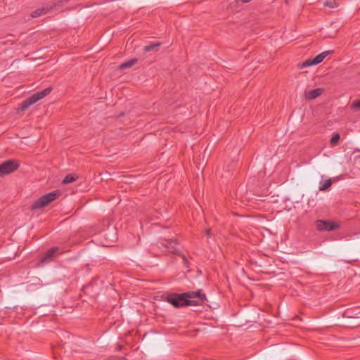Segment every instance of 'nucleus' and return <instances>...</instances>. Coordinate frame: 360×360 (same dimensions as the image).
<instances>
[{
    "mask_svg": "<svg viewBox=\"0 0 360 360\" xmlns=\"http://www.w3.org/2000/svg\"><path fill=\"white\" fill-rule=\"evenodd\" d=\"M52 88L48 87L40 91H37L32 94L30 97L25 99L22 103L20 104V110L22 111L25 110L27 108H28L30 105L32 104L37 103L38 101L42 99L46 96L50 94Z\"/></svg>",
    "mask_w": 360,
    "mask_h": 360,
    "instance_id": "2",
    "label": "nucleus"
},
{
    "mask_svg": "<svg viewBox=\"0 0 360 360\" xmlns=\"http://www.w3.org/2000/svg\"><path fill=\"white\" fill-rule=\"evenodd\" d=\"M201 290H198L196 292H184L186 300H188V305L197 306L204 302L206 299L205 294L201 292Z\"/></svg>",
    "mask_w": 360,
    "mask_h": 360,
    "instance_id": "3",
    "label": "nucleus"
},
{
    "mask_svg": "<svg viewBox=\"0 0 360 360\" xmlns=\"http://www.w3.org/2000/svg\"><path fill=\"white\" fill-rule=\"evenodd\" d=\"M332 185V180L330 179H328L324 181L320 182V186L319 190L321 191H325L328 190Z\"/></svg>",
    "mask_w": 360,
    "mask_h": 360,
    "instance_id": "13",
    "label": "nucleus"
},
{
    "mask_svg": "<svg viewBox=\"0 0 360 360\" xmlns=\"http://www.w3.org/2000/svg\"><path fill=\"white\" fill-rule=\"evenodd\" d=\"M160 43L159 42H157V43H153V44H150L149 45H147V46H145L143 47V51L145 52H149L150 51H153L154 50L156 47H158L160 46Z\"/></svg>",
    "mask_w": 360,
    "mask_h": 360,
    "instance_id": "16",
    "label": "nucleus"
},
{
    "mask_svg": "<svg viewBox=\"0 0 360 360\" xmlns=\"http://www.w3.org/2000/svg\"><path fill=\"white\" fill-rule=\"evenodd\" d=\"M324 5L326 6H328V7H330V8H336L338 7V4L334 1H332V0H327L325 3H324Z\"/></svg>",
    "mask_w": 360,
    "mask_h": 360,
    "instance_id": "18",
    "label": "nucleus"
},
{
    "mask_svg": "<svg viewBox=\"0 0 360 360\" xmlns=\"http://www.w3.org/2000/svg\"><path fill=\"white\" fill-rule=\"evenodd\" d=\"M77 176L75 174H68L63 180V184L72 183L77 179Z\"/></svg>",
    "mask_w": 360,
    "mask_h": 360,
    "instance_id": "15",
    "label": "nucleus"
},
{
    "mask_svg": "<svg viewBox=\"0 0 360 360\" xmlns=\"http://www.w3.org/2000/svg\"><path fill=\"white\" fill-rule=\"evenodd\" d=\"M59 255V248L53 247L44 254V255L41 257L40 259V263H49Z\"/></svg>",
    "mask_w": 360,
    "mask_h": 360,
    "instance_id": "9",
    "label": "nucleus"
},
{
    "mask_svg": "<svg viewBox=\"0 0 360 360\" xmlns=\"http://www.w3.org/2000/svg\"><path fill=\"white\" fill-rule=\"evenodd\" d=\"M316 228L319 231H332L339 228V224L330 220H316Z\"/></svg>",
    "mask_w": 360,
    "mask_h": 360,
    "instance_id": "4",
    "label": "nucleus"
},
{
    "mask_svg": "<svg viewBox=\"0 0 360 360\" xmlns=\"http://www.w3.org/2000/svg\"><path fill=\"white\" fill-rule=\"evenodd\" d=\"M352 108L355 110H360V99L354 101L352 103Z\"/></svg>",
    "mask_w": 360,
    "mask_h": 360,
    "instance_id": "19",
    "label": "nucleus"
},
{
    "mask_svg": "<svg viewBox=\"0 0 360 360\" xmlns=\"http://www.w3.org/2000/svg\"><path fill=\"white\" fill-rule=\"evenodd\" d=\"M108 233H113V239H112V241L114 240H116L117 237V235H116V233H115V231L114 229H112V230H108Z\"/></svg>",
    "mask_w": 360,
    "mask_h": 360,
    "instance_id": "20",
    "label": "nucleus"
},
{
    "mask_svg": "<svg viewBox=\"0 0 360 360\" xmlns=\"http://www.w3.org/2000/svg\"><path fill=\"white\" fill-rule=\"evenodd\" d=\"M136 63H137V59L133 58L127 62L122 63L120 65V69L129 68L132 67L133 65H134Z\"/></svg>",
    "mask_w": 360,
    "mask_h": 360,
    "instance_id": "14",
    "label": "nucleus"
},
{
    "mask_svg": "<svg viewBox=\"0 0 360 360\" xmlns=\"http://www.w3.org/2000/svg\"><path fill=\"white\" fill-rule=\"evenodd\" d=\"M251 0H238L237 1V3H238V1H241L242 3H248V2H250Z\"/></svg>",
    "mask_w": 360,
    "mask_h": 360,
    "instance_id": "21",
    "label": "nucleus"
},
{
    "mask_svg": "<svg viewBox=\"0 0 360 360\" xmlns=\"http://www.w3.org/2000/svg\"><path fill=\"white\" fill-rule=\"evenodd\" d=\"M323 89H321V88L312 89V90H310V91L306 92L305 97L308 100L315 99L316 98L321 96V94L323 93Z\"/></svg>",
    "mask_w": 360,
    "mask_h": 360,
    "instance_id": "11",
    "label": "nucleus"
},
{
    "mask_svg": "<svg viewBox=\"0 0 360 360\" xmlns=\"http://www.w3.org/2000/svg\"><path fill=\"white\" fill-rule=\"evenodd\" d=\"M60 195V192L59 191H54L44 195L32 203L31 208L32 210H39L43 208L57 199Z\"/></svg>",
    "mask_w": 360,
    "mask_h": 360,
    "instance_id": "1",
    "label": "nucleus"
},
{
    "mask_svg": "<svg viewBox=\"0 0 360 360\" xmlns=\"http://www.w3.org/2000/svg\"><path fill=\"white\" fill-rule=\"evenodd\" d=\"M166 300L175 307L188 306V300H186L184 293L169 295H167Z\"/></svg>",
    "mask_w": 360,
    "mask_h": 360,
    "instance_id": "5",
    "label": "nucleus"
},
{
    "mask_svg": "<svg viewBox=\"0 0 360 360\" xmlns=\"http://www.w3.org/2000/svg\"><path fill=\"white\" fill-rule=\"evenodd\" d=\"M358 312H355L354 311L352 310H347L345 311L344 316L347 318H352V319H360V309H356Z\"/></svg>",
    "mask_w": 360,
    "mask_h": 360,
    "instance_id": "12",
    "label": "nucleus"
},
{
    "mask_svg": "<svg viewBox=\"0 0 360 360\" xmlns=\"http://www.w3.org/2000/svg\"><path fill=\"white\" fill-rule=\"evenodd\" d=\"M206 233H207V236H210V229H207V230L206 231Z\"/></svg>",
    "mask_w": 360,
    "mask_h": 360,
    "instance_id": "22",
    "label": "nucleus"
},
{
    "mask_svg": "<svg viewBox=\"0 0 360 360\" xmlns=\"http://www.w3.org/2000/svg\"><path fill=\"white\" fill-rule=\"evenodd\" d=\"M19 167L18 162L13 160H8L0 165V177L15 171Z\"/></svg>",
    "mask_w": 360,
    "mask_h": 360,
    "instance_id": "7",
    "label": "nucleus"
},
{
    "mask_svg": "<svg viewBox=\"0 0 360 360\" xmlns=\"http://www.w3.org/2000/svg\"><path fill=\"white\" fill-rule=\"evenodd\" d=\"M53 8L52 6H44L31 13L32 18H37L47 14Z\"/></svg>",
    "mask_w": 360,
    "mask_h": 360,
    "instance_id": "10",
    "label": "nucleus"
},
{
    "mask_svg": "<svg viewBox=\"0 0 360 360\" xmlns=\"http://www.w3.org/2000/svg\"><path fill=\"white\" fill-rule=\"evenodd\" d=\"M176 244V240L173 238L169 240H165L163 243H161V245L166 248L169 252L181 256L184 261L185 265L188 266V261L186 256L184 254L181 253V252L176 248L175 246Z\"/></svg>",
    "mask_w": 360,
    "mask_h": 360,
    "instance_id": "8",
    "label": "nucleus"
},
{
    "mask_svg": "<svg viewBox=\"0 0 360 360\" xmlns=\"http://www.w3.org/2000/svg\"><path fill=\"white\" fill-rule=\"evenodd\" d=\"M340 139V134H335L331 139H330V143L331 145L333 146H335L337 145V143H338L339 140Z\"/></svg>",
    "mask_w": 360,
    "mask_h": 360,
    "instance_id": "17",
    "label": "nucleus"
},
{
    "mask_svg": "<svg viewBox=\"0 0 360 360\" xmlns=\"http://www.w3.org/2000/svg\"><path fill=\"white\" fill-rule=\"evenodd\" d=\"M333 51H326L313 58H309L299 65L300 68H304L311 65H315L321 63L324 58L328 56Z\"/></svg>",
    "mask_w": 360,
    "mask_h": 360,
    "instance_id": "6",
    "label": "nucleus"
}]
</instances>
